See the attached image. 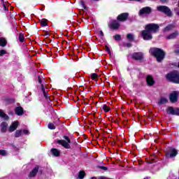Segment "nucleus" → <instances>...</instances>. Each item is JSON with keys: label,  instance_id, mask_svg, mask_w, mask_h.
<instances>
[{"label": "nucleus", "instance_id": "36", "mask_svg": "<svg viewBox=\"0 0 179 179\" xmlns=\"http://www.w3.org/2000/svg\"><path fill=\"white\" fill-rule=\"evenodd\" d=\"M6 54V52L5 50H0V57H3Z\"/></svg>", "mask_w": 179, "mask_h": 179}, {"label": "nucleus", "instance_id": "48", "mask_svg": "<svg viewBox=\"0 0 179 179\" xmlns=\"http://www.w3.org/2000/svg\"><path fill=\"white\" fill-rule=\"evenodd\" d=\"M178 15H179V12L178 13Z\"/></svg>", "mask_w": 179, "mask_h": 179}, {"label": "nucleus", "instance_id": "19", "mask_svg": "<svg viewBox=\"0 0 179 179\" xmlns=\"http://www.w3.org/2000/svg\"><path fill=\"white\" fill-rule=\"evenodd\" d=\"M38 172V166H36L29 173V177H36Z\"/></svg>", "mask_w": 179, "mask_h": 179}, {"label": "nucleus", "instance_id": "35", "mask_svg": "<svg viewBox=\"0 0 179 179\" xmlns=\"http://www.w3.org/2000/svg\"><path fill=\"white\" fill-rule=\"evenodd\" d=\"M49 129H55V125L52 123H49L48 125Z\"/></svg>", "mask_w": 179, "mask_h": 179}, {"label": "nucleus", "instance_id": "5", "mask_svg": "<svg viewBox=\"0 0 179 179\" xmlns=\"http://www.w3.org/2000/svg\"><path fill=\"white\" fill-rule=\"evenodd\" d=\"M64 138L67 141L64 140H59L57 141V143H59V145H62V146L66 149H71V145H69L71 143V139H69V137H68L67 136H64Z\"/></svg>", "mask_w": 179, "mask_h": 179}, {"label": "nucleus", "instance_id": "9", "mask_svg": "<svg viewBox=\"0 0 179 179\" xmlns=\"http://www.w3.org/2000/svg\"><path fill=\"white\" fill-rule=\"evenodd\" d=\"M169 152L166 153V157L168 159L169 157H176L178 155L177 150H176V148H169Z\"/></svg>", "mask_w": 179, "mask_h": 179}, {"label": "nucleus", "instance_id": "42", "mask_svg": "<svg viewBox=\"0 0 179 179\" xmlns=\"http://www.w3.org/2000/svg\"><path fill=\"white\" fill-rule=\"evenodd\" d=\"M106 51H107V52H108V54H110V48H108V46H106Z\"/></svg>", "mask_w": 179, "mask_h": 179}, {"label": "nucleus", "instance_id": "33", "mask_svg": "<svg viewBox=\"0 0 179 179\" xmlns=\"http://www.w3.org/2000/svg\"><path fill=\"white\" fill-rule=\"evenodd\" d=\"M41 26H43V27L47 26V20L42 19V20L41 22Z\"/></svg>", "mask_w": 179, "mask_h": 179}, {"label": "nucleus", "instance_id": "28", "mask_svg": "<svg viewBox=\"0 0 179 179\" xmlns=\"http://www.w3.org/2000/svg\"><path fill=\"white\" fill-rule=\"evenodd\" d=\"M21 136H22V130H17L15 134V138H20Z\"/></svg>", "mask_w": 179, "mask_h": 179}, {"label": "nucleus", "instance_id": "4", "mask_svg": "<svg viewBox=\"0 0 179 179\" xmlns=\"http://www.w3.org/2000/svg\"><path fill=\"white\" fill-rule=\"evenodd\" d=\"M145 28L152 34V33H157V31H159V27L156 24H148Z\"/></svg>", "mask_w": 179, "mask_h": 179}, {"label": "nucleus", "instance_id": "20", "mask_svg": "<svg viewBox=\"0 0 179 179\" xmlns=\"http://www.w3.org/2000/svg\"><path fill=\"white\" fill-rule=\"evenodd\" d=\"M0 117L1 118H3L6 121H8V120H9V116H8V115L3 113V110L1 109H0Z\"/></svg>", "mask_w": 179, "mask_h": 179}, {"label": "nucleus", "instance_id": "25", "mask_svg": "<svg viewBox=\"0 0 179 179\" xmlns=\"http://www.w3.org/2000/svg\"><path fill=\"white\" fill-rule=\"evenodd\" d=\"M127 40H129V41H134V34H128L127 36Z\"/></svg>", "mask_w": 179, "mask_h": 179}, {"label": "nucleus", "instance_id": "12", "mask_svg": "<svg viewBox=\"0 0 179 179\" xmlns=\"http://www.w3.org/2000/svg\"><path fill=\"white\" fill-rule=\"evenodd\" d=\"M129 14L128 13H123L117 16V20L120 22H125L128 19Z\"/></svg>", "mask_w": 179, "mask_h": 179}, {"label": "nucleus", "instance_id": "26", "mask_svg": "<svg viewBox=\"0 0 179 179\" xmlns=\"http://www.w3.org/2000/svg\"><path fill=\"white\" fill-rule=\"evenodd\" d=\"M167 113L171 114L172 115H174V108L173 107H170L167 109Z\"/></svg>", "mask_w": 179, "mask_h": 179}, {"label": "nucleus", "instance_id": "23", "mask_svg": "<svg viewBox=\"0 0 179 179\" xmlns=\"http://www.w3.org/2000/svg\"><path fill=\"white\" fill-rule=\"evenodd\" d=\"M173 29H174V25L169 24L164 29V31H170V30H173Z\"/></svg>", "mask_w": 179, "mask_h": 179}, {"label": "nucleus", "instance_id": "29", "mask_svg": "<svg viewBox=\"0 0 179 179\" xmlns=\"http://www.w3.org/2000/svg\"><path fill=\"white\" fill-rule=\"evenodd\" d=\"M91 78H92V80H95V82H96V81H97L99 76L96 73H92V74H91Z\"/></svg>", "mask_w": 179, "mask_h": 179}, {"label": "nucleus", "instance_id": "41", "mask_svg": "<svg viewBox=\"0 0 179 179\" xmlns=\"http://www.w3.org/2000/svg\"><path fill=\"white\" fill-rule=\"evenodd\" d=\"M22 132L24 134V135H29V130H23Z\"/></svg>", "mask_w": 179, "mask_h": 179}, {"label": "nucleus", "instance_id": "38", "mask_svg": "<svg viewBox=\"0 0 179 179\" xmlns=\"http://www.w3.org/2000/svg\"><path fill=\"white\" fill-rule=\"evenodd\" d=\"M80 5L83 9H86V5H85V1H80Z\"/></svg>", "mask_w": 179, "mask_h": 179}, {"label": "nucleus", "instance_id": "11", "mask_svg": "<svg viewBox=\"0 0 179 179\" xmlns=\"http://www.w3.org/2000/svg\"><path fill=\"white\" fill-rule=\"evenodd\" d=\"M178 99V92L174 91L170 94V101L171 103H176Z\"/></svg>", "mask_w": 179, "mask_h": 179}, {"label": "nucleus", "instance_id": "7", "mask_svg": "<svg viewBox=\"0 0 179 179\" xmlns=\"http://www.w3.org/2000/svg\"><path fill=\"white\" fill-rule=\"evenodd\" d=\"M141 37L143 38V40H152L153 38V36H152V34L145 28L143 31H141Z\"/></svg>", "mask_w": 179, "mask_h": 179}, {"label": "nucleus", "instance_id": "45", "mask_svg": "<svg viewBox=\"0 0 179 179\" xmlns=\"http://www.w3.org/2000/svg\"><path fill=\"white\" fill-rule=\"evenodd\" d=\"M127 47H131V46H132V44H131V43H127Z\"/></svg>", "mask_w": 179, "mask_h": 179}, {"label": "nucleus", "instance_id": "24", "mask_svg": "<svg viewBox=\"0 0 179 179\" xmlns=\"http://www.w3.org/2000/svg\"><path fill=\"white\" fill-rule=\"evenodd\" d=\"M167 103V99L164 98V97H162L159 102L158 104H166Z\"/></svg>", "mask_w": 179, "mask_h": 179}, {"label": "nucleus", "instance_id": "2", "mask_svg": "<svg viewBox=\"0 0 179 179\" xmlns=\"http://www.w3.org/2000/svg\"><path fill=\"white\" fill-rule=\"evenodd\" d=\"M44 76L43 73H41V75L38 76V81L40 85H38V89H40L41 90V92L43 93V96L45 97V99H46V100H48V97H50L48 96V94L47 93L48 91L45 90V89H44V78L43 77Z\"/></svg>", "mask_w": 179, "mask_h": 179}, {"label": "nucleus", "instance_id": "8", "mask_svg": "<svg viewBox=\"0 0 179 179\" xmlns=\"http://www.w3.org/2000/svg\"><path fill=\"white\" fill-rule=\"evenodd\" d=\"M152 13V8L149 6L144 7L138 11L139 16H144V15H150Z\"/></svg>", "mask_w": 179, "mask_h": 179}, {"label": "nucleus", "instance_id": "14", "mask_svg": "<svg viewBox=\"0 0 179 179\" xmlns=\"http://www.w3.org/2000/svg\"><path fill=\"white\" fill-rule=\"evenodd\" d=\"M110 29H113V30H118L120 29V22L117 20L113 21L110 24Z\"/></svg>", "mask_w": 179, "mask_h": 179}, {"label": "nucleus", "instance_id": "6", "mask_svg": "<svg viewBox=\"0 0 179 179\" xmlns=\"http://www.w3.org/2000/svg\"><path fill=\"white\" fill-rule=\"evenodd\" d=\"M157 10L159 12H162V13H165L167 16H171V10L166 6H159L157 7Z\"/></svg>", "mask_w": 179, "mask_h": 179}, {"label": "nucleus", "instance_id": "46", "mask_svg": "<svg viewBox=\"0 0 179 179\" xmlns=\"http://www.w3.org/2000/svg\"><path fill=\"white\" fill-rule=\"evenodd\" d=\"M129 1H137V2H139L141 0H129Z\"/></svg>", "mask_w": 179, "mask_h": 179}, {"label": "nucleus", "instance_id": "34", "mask_svg": "<svg viewBox=\"0 0 179 179\" xmlns=\"http://www.w3.org/2000/svg\"><path fill=\"white\" fill-rule=\"evenodd\" d=\"M103 111H106V113L108 112V110H110V108L108 106H107V105L104 104L103 106Z\"/></svg>", "mask_w": 179, "mask_h": 179}, {"label": "nucleus", "instance_id": "47", "mask_svg": "<svg viewBox=\"0 0 179 179\" xmlns=\"http://www.w3.org/2000/svg\"><path fill=\"white\" fill-rule=\"evenodd\" d=\"M1 2H3V0H1Z\"/></svg>", "mask_w": 179, "mask_h": 179}, {"label": "nucleus", "instance_id": "30", "mask_svg": "<svg viewBox=\"0 0 179 179\" xmlns=\"http://www.w3.org/2000/svg\"><path fill=\"white\" fill-rule=\"evenodd\" d=\"M19 40L20 43H23L24 41V35L23 34H20Z\"/></svg>", "mask_w": 179, "mask_h": 179}, {"label": "nucleus", "instance_id": "18", "mask_svg": "<svg viewBox=\"0 0 179 179\" xmlns=\"http://www.w3.org/2000/svg\"><path fill=\"white\" fill-rule=\"evenodd\" d=\"M179 33L178 31H175L168 36H166V38L167 40H173L174 38H176V37H177V36H178Z\"/></svg>", "mask_w": 179, "mask_h": 179}, {"label": "nucleus", "instance_id": "3", "mask_svg": "<svg viewBox=\"0 0 179 179\" xmlns=\"http://www.w3.org/2000/svg\"><path fill=\"white\" fill-rule=\"evenodd\" d=\"M166 78L169 82L179 83V71L169 73L166 76Z\"/></svg>", "mask_w": 179, "mask_h": 179}, {"label": "nucleus", "instance_id": "21", "mask_svg": "<svg viewBox=\"0 0 179 179\" xmlns=\"http://www.w3.org/2000/svg\"><path fill=\"white\" fill-rule=\"evenodd\" d=\"M51 152L53 155H55L56 157H58L59 156L61 151L58 150L57 148H52L51 150Z\"/></svg>", "mask_w": 179, "mask_h": 179}, {"label": "nucleus", "instance_id": "15", "mask_svg": "<svg viewBox=\"0 0 179 179\" xmlns=\"http://www.w3.org/2000/svg\"><path fill=\"white\" fill-rule=\"evenodd\" d=\"M0 128L1 134H5V132H6V130L8 129V123L6 122H1Z\"/></svg>", "mask_w": 179, "mask_h": 179}, {"label": "nucleus", "instance_id": "13", "mask_svg": "<svg viewBox=\"0 0 179 179\" xmlns=\"http://www.w3.org/2000/svg\"><path fill=\"white\" fill-rule=\"evenodd\" d=\"M17 127H19V122H13L8 128L9 132H13L14 131H16V129H17Z\"/></svg>", "mask_w": 179, "mask_h": 179}, {"label": "nucleus", "instance_id": "1", "mask_svg": "<svg viewBox=\"0 0 179 179\" xmlns=\"http://www.w3.org/2000/svg\"><path fill=\"white\" fill-rule=\"evenodd\" d=\"M151 55L155 57L157 62H162V59H164L166 53L164 51L160 48H152L150 50Z\"/></svg>", "mask_w": 179, "mask_h": 179}, {"label": "nucleus", "instance_id": "31", "mask_svg": "<svg viewBox=\"0 0 179 179\" xmlns=\"http://www.w3.org/2000/svg\"><path fill=\"white\" fill-rule=\"evenodd\" d=\"M114 38H115V41H120V40H121V35L116 34L114 36Z\"/></svg>", "mask_w": 179, "mask_h": 179}, {"label": "nucleus", "instance_id": "32", "mask_svg": "<svg viewBox=\"0 0 179 179\" xmlns=\"http://www.w3.org/2000/svg\"><path fill=\"white\" fill-rule=\"evenodd\" d=\"M0 155L1 156H6V155H8V152L4 150H0Z\"/></svg>", "mask_w": 179, "mask_h": 179}, {"label": "nucleus", "instance_id": "22", "mask_svg": "<svg viewBox=\"0 0 179 179\" xmlns=\"http://www.w3.org/2000/svg\"><path fill=\"white\" fill-rule=\"evenodd\" d=\"M0 46L1 47L6 46V39H5V38H0Z\"/></svg>", "mask_w": 179, "mask_h": 179}, {"label": "nucleus", "instance_id": "27", "mask_svg": "<svg viewBox=\"0 0 179 179\" xmlns=\"http://www.w3.org/2000/svg\"><path fill=\"white\" fill-rule=\"evenodd\" d=\"M85 174L86 173H85V171H80L79 173H78V178L83 179Z\"/></svg>", "mask_w": 179, "mask_h": 179}, {"label": "nucleus", "instance_id": "17", "mask_svg": "<svg viewBox=\"0 0 179 179\" xmlns=\"http://www.w3.org/2000/svg\"><path fill=\"white\" fill-rule=\"evenodd\" d=\"M15 113L17 115H23V108H22L21 106L16 107L15 108Z\"/></svg>", "mask_w": 179, "mask_h": 179}, {"label": "nucleus", "instance_id": "39", "mask_svg": "<svg viewBox=\"0 0 179 179\" xmlns=\"http://www.w3.org/2000/svg\"><path fill=\"white\" fill-rule=\"evenodd\" d=\"M175 54L176 55H179V47L176 48V49L175 50Z\"/></svg>", "mask_w": 179, "mask_h": 179}, {"label": "nucleus", "instance_id": "43", "mask_svg": "<svg viewBox=\"0 0 179 179\" xmlns=\"http://www.w3.org/2000/svg\"><path fill=\"white\" fill-rule=\"evenodd\" d=\"M99 36H101V37H103V36H104L103 31H99Z\"/></svg>", "mask_w": 179, "mask_h": 179}, {"label": "nucleus", "instance_id": "44", "mask_svg": "<svg viewBox=\"0 0 179 179\" xmlns=\"http://www.w3.org/2000/svg\"><path fill=\"white\" fill-rule=\"evenodd\" d=\"M4 6V10H8V8H6V6H5V3L3 4Z\"/></svg>", "mask_w": 179, "mask_h": 179}, {"label": "nucleus", "instance_id": "10", "mask_svg": "<svg viewBox=\"0 0 179 179\" xmlns=\"http://www.w3.org/2000/svg\"><path fill=\"white\" fill-rule=\"evenodd\" d=\"M131 57L136 61H141V59H143V53L141 52H134L131 55Z\"/></svg>", "mask_w": 179, "mask_h": 179}, {"label": "nucleus", "instance_id": "40", "mask_svg": "<svg viewBox=\"0 0 179 179\" xmlns=\"http://www.w3.org/2000/svg\"><path fill=\"white\" fill-rule=\"evenodd\" d=\"M100 169H101V170H104L105 171H107L108 170L106 166H101Z\"/></svg>", "mask_w": 179, "mask_h": 179}, {"label": "nucleus", "instance_id": "16", "mask_svg": "<svg viewBox=\"0 0 179 179\" xmlns=\"http://www.w3.org/2000/svg\"><path fill=\"white\" fill-rule=\"evenodd\" d=\"M147 84L148 86H153L155 85V80L150 75L147 76Z\"/></svg>", "mask_w": 179, "mask_h": 179}, {"label": "nucleus", "instance_id": "37", "mask_svg": "<svg viewBox=\"0 0 179 179\" xmlns=\"http://www.w3.org/2000/svg\"><path fill=\"white\" fill-rule=\"evenodd\" d=\"M173 115H179V109H174Z\"/></svg>", "mask_w": 179, "mask_h": 179}]
</instances>
